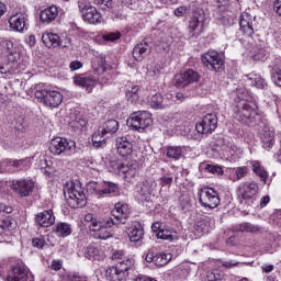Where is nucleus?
I'll return each instance as SVG.
<instances>
[{"mask_svg": "<svg viewBox=\"0 0 281 281\" xmlns=\"http://www.w3.org/2000/svg\"><path fill=\"white\" fill-rule=\"evenodd\" d=\"M120 187L111 181H104L101 183V196H106L109 194H119Z\"/></svg>", "mask_w": 281, "mask_h": 281, "instance_id": "31", "label": "nucleus"}, {"mask_svg": "<svg viewBox=\"0 0 281 281\" xmlns=\"http://www.w3.org/2000/svg\"><path fill=\"white\" fill-rule=\"evenodd\" d=\"M170 260H172V255L159 252V254L155 255L154 262H155L156 267H166V265H168V262Z\"/></svg>", "mask_w": 281, "mask_h": 281, "instance_id": "37", "label": "nucleus"}, {"mask_svg": "<svg viewBox=\"0 0 281 281\" xmlns=\"http://www.w3.org/2000/svg\"><path fill=\"white\" fill-rule=\"evenodd\" d=\"M239 26L243 34L251 36L254 34V18L247 12L241 13Z\"/></svg>", "mask_w": 281, "mask_h": 281, "instance_id": "22", "label": "nucleus"}, {"mask_svg": "<svg viewBox=\"0 0 281 281\" xmlns=\"http://www.w3.org/2000/svg\"><path fill=\"white\" fill-rule=\"evenodd\" d=\"M81 67H82V63L78 60L71 61L69 65V68L71 69V71H78V69H81Z\"/></svg>", "mask_w": 281, "mask_h": 281, "instance_id": "60", "label": "nucleus"}, {"mask_svg": "<svg viewBox=\"0 0 281 281\" xmlns=\"http://www.w3.org/2000/svg\"><path fill=\"white\" fill-rule=\"evenodd\" d=\"M98 254H100V250L95 246H88L83 250L85 258H88V260H93Z\"/></svg>", "mask_w": 281, "mask_h": 281, "instance_id": "44", "label": "nucleus"}, {"mask_svg": "<svg viewBox=\"0 0 281 281\" xmlns=\"http://www.w3.org/2000/svg\"><path fill=\"white\" fill-rule=\"evenodd\" d=\"M70 128L75 131V133H80L85 126H87V120L81 117H76L69 123Z\"/></svg>", "mask_w": 281, "mask_h": 281, "instance_id": "40", "label": "nucleus"}, {"mask_svg": "<svg viewBox=\"0 0 281 281\" xmlns=\"http://www.w3.org/2000/svg\"><path fill=\"white\" fill-rule=\"evenodd\" d=\"M202 63L207 69H211V71H223V67H225L223 58H221V55L216 50L205 53L202 56Z\"/></svg>", "mask_w": 281, "mask_h": 281, "instance_id": "11", "label": "nucleus"}, {"mask_svg": "<svg viewBox=\"0 0 281 281\" xmlns=\"http://www.w3.org/2000/svg\"><path fill=\"white\" fill-rule=\"evenodd\" d=\"M49 151L52 155H74L76 153V142L63 137L53 138Z\"/></svg>", "mask_w": 281, "mask_h": 281, "instance_id": "5", "label": "nucleus"}, {"mask_svg": "<svg viewBox=\"0 0 281 281\" xmlns=\"http://www.w3.org/2000/svg\"><path fill=\"white\" fill-rule=\"evenodd\" d=\"M97 5H102V8H113V0H94Z\"/></svg>", "mask_w": 281, "mask_h": 281, "instance_id": "56", "label": "nucleus"}, {"mask_svg": "<svg viewBox=\"0 0 281 281\" xmlns=\"http://www.w3.org/2000/svg\"><path fill=\"white\" fill-rule=\"evenodd\" d=\"M33 247H37V249H43L45 247V239L35 237L32 240Z\"/></svg>", "mask_w": 281, "mask_h": 281, "instance_id": "54", "label": "nucleus"}, {"mask_svg": "<svg viewBox=\"0 0 281 281\" xmlns=\"http://www.w3.org/2000/svg\"><path fill=\"white\" fill-rule=\"evenodd\" d=\"M10 229V220H3L0 222V235L5 234Z\"/></svg>", "mask_w": 281, "mask_h": 281, "instance_id": "55", "label": "nucleus"}, {"mask_svg": "<svg viewBox=\"0 0 281 281\" xmlns=\"http://www.w3.org/2000/svg\"><path fill=\"white\" fill-rule=\"evenodd\" d=\"M150 106L153 109H168L169 105L160 93H156L150 99Z\"/></svg>", "mask_w": 281, "mask_h": 281, "instance_id": "35", "label": "nucleus"}, {"mask_svg": "<svg viewBox=\"0 0 281 281\" xmlns=\"http://www.w3.org/2000/svg\"><path fill=\"white\" fill-rule=\"evenodd\" d=\"M113 217H106L105 220H94L90 225L91 232H101V229H108V227H113V225H126L128 217L131 216V209L127 204L116 203L112 210Z\"/></svg>", "mask_w": 281, "mask_h": 281, "instance_id": "1", "label": "nucleus"}, {"mask_svg": "<svg viewBox=\"0 0 281 281\" xmlns=\"http://www.w3.org/2000/svg\"><path fill=\"white\" fill-rule=\"evenodd\" d=\"M233 232H246L247 234H258L260 227L248 222L233 226Z\"/></svg>", "mask_w": 281, "mask_h": 281, "instance_id": "30", "label": "nucleus"}, {"mask_svg": "<svg viewBox=\"0 0 281 281\" xmlns=\"http://www.w3.org/2000/svg\"><path fill=\"white\" fill-rule=\"evenodd\" d=\"M155 188H157V183H155L154 180H146L140 184V194H143V196L150 194Z\"/></svg>", "mask_w": 281, "mask_h": 281, "instance_id": "41", "label": "nucleus"}, {"mask_svg": "<svg viewBox=\"0 0 281 281\" xmlns=\"http://www.w3.org/2000/svg\"><path fill=\"white\" fill-rule=\"evenodd\" d=\"M177 87H188L192 82H199L201 75L196 70L188 69L175 76Z\"/></svg>", "mask_w": 281, "mask_h": 281, "instance_id": "13", "label": "nucleus"}, {"mask_svg": "<svg viewBox=\"0 0 281 281\" xmlns=\"http://www.w3.org/2000/svg\"><path fill=\"white\" fill-rule=\"evenodd\" d=\"M42 41L46 47H67V44H63V41H60V36H58V34L45 33L42 36Z\"/></svg>", "mask_w": 281, "mask_h": 281, "instance_id": "24", "label": "nucleus"}, {"mask_svg": "<svg viewBox=\"0 0 281 281\" xmlns=\"http://www.w3.org/2000/svg\"><path fill=\"white\" fill-rule=\"evenodd\" d=\"M97 236H98V238H100L101 240H106V239L111 238V236H113V235H112L111 232H109L106 228H101V231H99V232L97 233Z\"/></svg>", "mask_w": 281, "mask_h": 281, "instance_id": "51", "label": "nucleus"}, {"mask_svg": "<svg viewBox=\"0 0 281 281\" xmlns=\"http://www.w3.org/2000/svg\"><path fill=\"white\" fill-rule=\"evenodd\" d=\"M12 190L19 196H30L34 192V182L32 180H16L12 184Z\"/></svg>", "mask_w": 281, "mask_h": 281, "instance_id": "14", "label": "nucleus"}, {"mask_svg": "<svg viewBox=\"0 0 281 281\" xmlns=\"http://www.w3.org/2000/svg\"><path fill=\"white\" fill-rule=\"evenodd\" d=\"M9 24L15 32H23L27 26V13L18 12L9 19Z\"/></svg>", "mask_w": 281, "mask_h": 281, "instance_id": "16", "label": "nucleus"}, {"mask_svg": "<svg viewBox=\"0 0 281 281\" xmlns=\"http://www.w3.org/2000/svg\"><path fill=\"white\" fill-rule=\"evenodd\" d=\"M273 10L281 16V0H276L273 4Z\"/></svg>", "mask_w": 281, "mask_h": 281, "instance_id": "63", "label": "nucleus"}, {"mask_svg": "<svg viewBox=\"0 0 281 281\" xmlns=\"http://www.w3.org/2000/svg\"><path fill=\"white\" fill-rule=\"evenodd\" d=\"M126 98L130 102H137L139 100V86H134L127 90Z\"/></svg>", "mask_w": 281, "mask_h": 281, "instance_id": "43", "label": "nucleus"}, {"mask_svg": "<svg viewBox=\"0 0 281 281\" xmlns=\"http://www.w3.org/2000/svg\"><path fill=\"white\" fill-rule=\"evenodd\" d=\"M79 10L82 14L83 21L95 25V23H102V15L98 12L95 7L91 5L87 0H79L78 1Z\"/></svg>", "mask_w": 281, "mask_h": 281, "instance_id": "8", "label": "nucleus"}, {"mask_svg": "<svg viewBox=\"0 0 281 281\" xmlns=\"http://www.w3.org/2000/svg\"><path fill=\"white\" fill-rule=\"evenodd\" d=\"M116 148L121 157H131L133 155V143L128 140L126 136L116 138Z\"/></svg>", "mask_w": 281, "mask_h": 281, "instance_id": "19", "label": "nucleus"}, {"mask_svg": "<svg viewBox=\"0 0 281 281\" xmlns=\"http://www.w3.org/2000/svg\"><path fill=\"white\" fill-rule=\"evenodd\" d=\"M205 27V18L203 15H194L189 22V32L191 36H201Z\"/></svg>", "mask_w": 281, "mask_h": 281, "instance_id": "17", "label": "nucleus"}, {"mask_svg": "<svg viewBox=\"0 0 281 281\" xmlns=\"http://www.w3.org/2000/svg\"><path fill=\"white\" fill-rule=\"evenodd\" d=\"M205 170L212 175H223V168L221 166L205 165Z\"/></svg>", "mask_w": 281, "mask_h": 281, "instance_id": "49", "label": "nucleus"}, {"mask_svg": "<svg viewBox=\"0 0 281 281\" xmlns=\"http://www.w3.org/2000/svg\"><path fill=\"white\" fill-rule=\"evenodd\" d=\"M216 126H218V119L216 114L210 113L203 116L200 123L195 124V131L202 135H210V133L216 131Z\"/></svg>", "mask_w": 281, "mask_h": 281, "instance_id": "12", "label": "nucleus"}, {"mask_svg": "<svg viewBox=\"0 0 281 281\" xmlns=\"http://www.w3.org/2000/svg\"><path fill=\"white\" fill-rule=\"evenodd\" d=\"M261 144L262 148L266 150H271L273 148V145L276 144V132H273L269 127H263L261 133Z\"/></svg>", "mask_w": 281, "mask_h": 281, "instance_id": "23", "label": "nucleus"}, {"mask_svg": "<svg viewBox=\"0 0 281 281\" xmlns=\"http://www.w3.org/2000/svg\"><path fill=\"white\" fill-rule=\"evenodd\" d=\"M251 168L256 177L259 178V181H261V183H265V186H267V181H269V172L267 171V169L262 165H260V162L258 161H252Z\"/></svg>", "mask_w": 281, "mask_h": 281, "instance_id": "26", "label": "nucleus"}, {"mask_svg": "<svg viewBox=\"0 0 281 281\" xmlns=\"http://www.w3.org/2000/svg\"><path fill=\"white\" fill-rule=\"evenodd\" d=\"M75 83L86 89L88 93H91L93 91V87L98 85V81L91 77H77L75 78Z\"/></svg>", "mask_w": 281, "mask_h": 281, "instance_id": "29", "label": "nucleus"}, {"mask_svg": "<svg viewBox=\"0 0 281 281\" xmlns=\"http://www.w3.org/2000/svg\"><path fill=\"white\" fill-rule=\"evenodd\" d=\"M120 36H122L120 33H110L104 35L103 38L104 41H111L113 43V41H117Z\"/></svg>", "mask_w": 281, "mask_h": 281, "instance_id": "58", "label": "nucleus"}, {"mask_svg": "<svg viewBox=\"0 0 281 281\" xmlns=\"http://www.w3.org/2000/svg\"><path fill=\"white\" fill-rule=\"evenodd\" d=\"M58 16V8L52 5L41 11L40 19L42 23H52Z\"/></svg>", "mask_w": 281, "mask_h": 281, "instance_id": "28", "label": "nucleus"}, {"mask_svg": "<svg viewBox=\"0 0 281 281\" xmlns=\"http://www.w3.org/2000/svg\"><path fill=\"white\" fill-rule=\"evenodd\" d=\"M100 128L105 135H113L120 130V123L116 120H108Z\"/></svg>", "mask_w": 281, "mask_h": 281, "instance_id": "32", "label": "nucleus"}, {"mask_svg": "<svg viewBox=\"0 0 281 281\" xmlns=\"http://www.w3.org/2000/svg\"><path fill=\"white\" fill-rule=\"evenodd\" d=\"M269 201H271L269 195L262 196L260 200V207H267V205H269Z\"/></svg>", "mask_w": 281, "mask_h": 281, "instance_id": "64", "label": "nucleus"}, {"mask_svg": "<svg viewBox=\"0 0 281 281\" xmlns=\"http://www.w3.org/2000/svg\"><path fill=\"white\" fill-rule=\"evenodd\" d=\"M131 267H133V260L123 259L122 261H119L115 266L106 270L105 278L110 281L126 280V271H128Z\"/></svg>", "mask_w": 281, "mask_h": 281, "instance_id": "7", "label": "nucleus"}, {"mask_svg": "<svg viewBox=\"0 0 281 281\" xmlns=\"http://www.w3.org/2000/svg\"><path fill=\"white\" fill-rule=\"evenodd\" d=\"M157 238H161V240H172L175 235L172 234V231L162 228L157 233Z\"/></svg>", "mask_w": 281, "mask_h": 281, "instance_id": "45", "label": "nucleus"}, {"mask_svg": "<svg viewBox=\"0 0 281 281\" xmlns=\"http://www.w3.org/2000/svg\"><path fill=\"white\" fill-rule=\"evenodd\" d=\"M52 269H53L54 271H60V269H63V261H60V260H54V261L52 262Z\"/></svg>", "mask_w": 281, "mask_h": 281, "instance_id": "61", "label": "nucleus"}, {"mask_svg": "<svg viewBox=\"0 0 281 281\" xmlns=\"http://www.w3.org/2000/svg\"><path fill=\"white\" fill-rule=\"evenodd\" d=\"M35 98L48 109H58L63 104V94L56 90H36Z\"/></svg>", "mask_w": 281, "mask_h": 281, "instance_id": "4", "label": "nucleus"}, {"mask_svg": "<svg viewBox=\"0 0 281 281\" xmlns=\"http://www.w3.org/2000/svg\"><path fill=\"white\" fill-rule=\"evenodd\" d=\"M124 258V251L122 250H116L112 255V260H122Z\"/></svg>", "mask_w": 281, "mask_h": 281, "instance_id": "62", "label": "nucleus"}, {"mask_svg": "<svg viewBox=\"0 0 281 281\" xmlns=\"http://www.w3.org/2000/svg\"><path fill=\"white\" fill-rule=\"evenodd\" d=\"M260 192V187L256 181H247L238 186L237 196L245 203H256V195Z\"/></svg>", "mask_w": 281, "mask_h": 281, "instance_id": "6", "label": "nucleus"}, {"mask_svg": "<svg viewBox=\"0 0 281 281\" xmlns=\"http://www.w3.org/2000/svg\"><path fill=\"white\" fill-rule=\"evenodd\" d=\"M30 269L23 265L14 266L12 276L7 278V281H34V277L30 278Z\"/></svg>", "mask_w": 281, "mask_h": 281, "instance_id": "15", "label": "nucleus"}, {"mask_svg": "<svg viewBox=\"0 0 281 281\" xmlns=\"http://www.w3.org/2000/svg\"><path fill=\"white\" fill-rule=\"evenodd\" d=\"M127 236L131 243H139L144 238V226L139 222H133L130 227H127Z\"/></svg>", "mask_w": 281, "mask_h": 281, "instance_id": "21", "label": "nucleus"}, {"mask_svg": "<svg viewBox=\"0 0 281 281\" xmlns=\"http://www.w3.org/2000/svg\"><path fill=\"white\" fill-rule=\"evenodd\" d=\"M55 232L58 236L65 238L71 234V226L67 223H58L55 227Z\"/></svg>", "mask_w": 281, "mask_h": 281, "instance_id": "39", "label": "nucleus"}, {"mask_svg": "<svg viewBox=\"0 0 281 281\" xmlns=\"http://www.w3.org/2000/svg\"><path fill=\"white\" fill-rule=\"evenodd\" d=\"M205 227H207L205 220H200L194 224V229L199 233L205 232Z\"/></svg>", "mask_w": 281, "mask_h": 281, "instance_id": "53", "label": "nucleus"}, {"mask_svg": "<svg viewBox=\"0 0 281 281\" xmlns=\"http://www.w3.org/2000/svg\"><path fill=\"white\" fill-rule=\"evenodd\" d=\"M222 278H223V276H221V273H216V272H207V274H206L207 281H217V280H221Z\"/></svg>", "mask_w": 281, "mask_h": 281, "instance_id": "57", "label": "nucleus"}, {"mask_svg": "<svg viewBox=\"0 0 281 281\" xmlns=\"http://www.w3.org/2000/svg\"><path fill=\"white\" fill-rule=\"evenodd\" d=\"M148 54H150V46L146 42H140L133 49V58L138 61L144 60Z\"/></svg>", "mask_w": 281, "mask_h": 281, "instance_id": "25", "label": "nucleus"}, {"mask_svg": "<svg viewBox=\"0 0 281 281\" xmlns=\"http://www.w3.org/2000/svg\"><path fill=\"white\" fill-rule=\"evenodd\" d=\"M65 199L72 209L85 207L87 205V195L80 181H72L65 191Z\"/></svg>", "mask_w": 281, "mask_h": 281, "instance_id": "2", "label": "nucleus"}, {"mask_svg": "<svg viewBox=\"0 0 281 281\" xmlns=\"http://www.w3.org/2000/svg\"><path fill=\"white\" fill-rule=\"evenodd\" d=\"M268 53L265 50V48H260L255 52V54L251 56L252 60H260L265 61L267 60Z\"/></svg>", "mask_w": 281, "mask_h": 281, "instance_id": "47", "label": "nucleus"}, {"mask_svg": "<svg viewBox=\"0 0 281 281\" xmlns=\"http://www.w3.org/2000/svg\"><path fill=\"white\" fill-rule=\"evenodd\" d=\"M182 153L183 149L181 147L171 146L167 149V157H169V159H180Z\"/></svg>", "mask_w": 281, "mask_h": 281, "instance_id": "42", "label": "nucleus"}, {"mask_svg": "<svg viewBox=\"0 0 281 281\" xmlns=\"http://www.w3.org/2000/svg\"><path fill=\"white\" fill-rule=\"evenodd\" d=\"M150 124H153V119L150 117V113L146 111L134 112L130 120H127V126L138 132L148 128Z\"/></svg>", "mask_w": 281, "mask_h": 281, "instance_id": "9", "label": "nucleus"}, {"mask_svg": "<svg viewBox=\"0 0 281 281\" xmlns=\"http://www.w3.org/2000/svg\"><path fill=\"white\" fill-rule=\"evenodd\" d=\"M113 168L119 171V175H125V179L130 177H135V169L128 165L122 164H114Z\"/></svg>", "mask_w": 281, "mask_h": 281, "instance_id": "33", "label": "nucleus"}, {"mask_svg": "<svg viewBox=\"0 0 281 281\" xmlns=\"http://www.w3.org/2000/svg\"><path fill=\"white\" fill-rule=\"evenodd\" d=\"M199 201L202 207L214 210V207H218L221 203V199L218 198V193L215 192L214 189L204 188L200 190Z\"/></svg>", "mask_w": 281, "mask_h": 281, "instance_id": "10", "label": "nucleus"}, {"mask_svg": "<svg viewBox=\"0 0 281 281\" xmlns=\"http://www.w3.org/2000/svg\"><path fill=\"white\" fill-rule=\"evenodd\" d=\"M2 52L8 57L9 63H16L19 58V48L14 46V43L10 40H4L1 42Z\"/></svg>", "mask_w": 281, "mask_h": 281, "instance_id": "20", "label": "nucleus"}, {"mask_svg": "<svg viewBox=\"0 0 281 281\" xmlns=\"http://www.w3.org/2000/svg\"><path fill=\"white\" fill-rule=\"evenodd\" d=\"M272 80L274 85H278V87H281V70L277 69L272 72Z\"/></svg>", "mask_w": 281, "mask_h": 281, "instance_id": "52", "label": "nucleus"}, {"mask_svg": "<svg viewBox=\"0 0 281 281\" xmlns=\"http://www.w3.org/2000/svg\"><path fill=\"white\" fill-rule=\"evenodd\" d=\"M161 76V70L157 66H147V78H159Z\"/></svg>", "mask_w": 281, "mask_h": 281, "instance_id": "46", "label": "nucleus"}, {"mask_svg": "<svg viewBox=\"0 0 281 281\" xmlns=\"http://www.w3.org/2000/svg\"><path fill=\"white\" fill-rule=\"evenodd\" d=\"M246 82L256 87L257 89H267V81L262 78V76L251 72L245 76Z\"/></svg>", "mask_w": 281, "mask_h": 281, "instance_id": "27", "label": "nucleus"}, {"mask_svg": "<svg viewBox=\"0 0 281 281\" xmlns=\"http://www.w3.org/2000/svg\"><path fill=\"white\" fill-rule=\"evenodd\" d=\"M180 201L182 212H188V210L192 207V204L190 203V199L188 196H182Z\"/></svg>", "mask_w": 281, "mask_h": 281, "instance_id": "50", "label": "nucleus"}, {"mask_svg": "<svg viewBox=\"0 0 281 281\" xmlns=\"http://www.w3.org/2000/svg\"><path fill=\"white\" fill-rule=\"evenodd\" d=\"M106 135L100 127L97 132L92 135V143L94 148H102L104 144H106V138L104 137Z\"/></svg>", "mask_w": 281, "mask_h": 281, "instance_id": "34", "label": "nucleus"}, {"mask_svg": "<svg viewBox=\"0 0 281 281\" xmlns=\"http://www.w3.org/2000/svg\"><path fill=\"white\" fill-rule=\"evenodd\" d=\"M246 175H249V169L247 167H238L235 170L236 181H240V179H245Z\"/></svg>", "mask_w": 281, "mask_h": 281, "instance_id": "48", "label": "nucleus"}, {"mask_svg": "<svg viewBox=\"0 0 281 281\" xmlns=\"http://www.w3.org/2000/svg\"><path fill=\"white\" fill-rule=\"evenodd\" d=\"M86 190L89 194H95L97 196H102V183L91 181L87 183Z\"/></svg>", "mask_w": 281, "mask_h": 281, "instance_id": "38", "label": "nucleus"}, {"mask_svg": "<svg viewBox=\"0 0 281 281\" xmlns=\"http://www.w3.org/2000/svg\"><path fill=\"white\" fill-rule=\"evenodd\" d=\"M160 186L165 187V186H172V177H161L160 178Z\"/></svg>", "mask_w": 281, "mask_h": 281, "instance_id": "59", "label": "nucleus"}, {"mask_svg": "<svg viewBox=\"0 0 281 281\" xmlns=\"http://www.w3.org/2000/svg\"><path fill=\"white\" fill-rule=\"evenodd\" d=\"M234 112L239 122H247V120H251V117L258 115V112H256V104L247 101L245 94H241L240 97V92H237Z\"/></svg>", "mask_w": 281, "mask_h": 281, "instance_id": "3", "label": "nucleus"}, {"mask_svg": "<svg viewBox=\"0 0 281 281\" xmlns=\"http://www.w3.org/2000/svg\"><path fill=\"white\" fill-rule=\"evenodd\" d=\"M35 222L40 227H52L56 223V216H54V211L46 210L37 215H35Z\"/></svg>", "mask_w": 281, "mask_h": 281, "instance_id": "18", "label": "nucleus"}, {"mask_svg": "<svg viewBox=\"0 0 281 281\" xmlns=\"http://www.w3.org/2000/svg\"><path fill=\"white\" fill-rule=\"evenodd\" d=\"M8 166H11L12 168H24L27 169L30 166H32V158H24L20 160H7Z\"/></svg>", "mask_w": 281, "mask_h": 281, "instance_id": "36", "label": "nucleus"}]
</instances>
